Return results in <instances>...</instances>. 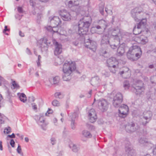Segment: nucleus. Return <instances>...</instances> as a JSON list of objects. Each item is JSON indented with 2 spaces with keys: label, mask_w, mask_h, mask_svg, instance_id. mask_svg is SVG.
Returning a JSON list of instances; mask_svg holds the SVG:
<instances>
[{
  "label": "nucleus",
  "mask_w": 156,
  "mask_h": 156,
  "mask_svg": "<svg viewBox=\"0 0 156 156\" xmlns=\"http://www.w3.org/2000/svg\"><path fill=\"white\" fill-rule=\"evenodd\" d=\"M55 97L57 98L62 99L63 98V95L60 92H56L55 94Z\"/></svg>",
  "instance_id": "a19ab883"
},
{
  "label": "nucleus",
  "mask_w": 156,
  "mask_h": 156,
  "mask_svg": "<svg viewBox=\"0 0 156 156\" xmlns=\"http://www.w3.org/2000/svg\"><path fill=\"white\" fill-rule=\"evenodd\" d=\"M125 128L127 132L131 133L138 130L140 126L133 122H131L126 125Z\"/></svg>",
  "instance_id": "423d86ee"
},
{
  "label": "nucleus",
  "mask_w": 156,
  "mask_h": 156,
  "mask_svg": "<svg viewBox=\"0 0 156 156\" xmlns=\"http://www.w3.org/2000/svg\"><path fill=\"white\" fill-rule=\"evenodd\" d=\"M77 115L76 113H73L70 116L71 119V127L73 129H74L76 128V124L75 122V119L77 117Z\"/></svg>",
  "instance_id": "393cba45"
},
{
  "label": "nucleus",
  "mask_w": 156,
  "mask_h": 156,
  "mask_svg": "<svg viewBox=\"0 0 156 156\" xmlns=\"http://www.w3.org/2000/svg\"><path fill=\"white\" fill-rule=\"evenodd\" d=\"M91 23V18L88 16H83L79 21L78 33L80 43H84L85 44L92 41L90 39L91 35L87 33Z\"/></svg>",
  "instance_id": "f257e3e1"
},
{
  "label": "nucleus",
  "mask_w": 156,
  "mask_h": 156,
  "mask_svg": "<svg viewBox=\"0 0 156 156\" xmlns=\"http://www.w3.org/2000/svg\"><path fill=\"white\" fill-rule=\"evenodd\" d=\"M107 63L108 67L112 66L114 67L115 66V65L117 64L118 62L115 58L112 57L107 59Z\"/></svg>",
  "instance_id": "412c9836"
},
{
  "label": "nucleus",
  "mask_w": 156,
  "mask_h": 156,
  "mask_svg": "<svg viewBox=\"0 0 156 156\" xmlns=\"http://www.w3.org/2000/svg\"><path fill=\"white\" fill-rule=\"evenodd\" d=\"M17 10L20 13H23V11L22 7H17Z\"/></svg>",
  "instance_id": "680f3d73"
},
{
  "label": "nucleus",
  "mask_w": 156,
  "mask_h": 156,
  "mask_svg": "<svg viewBox=\"0 0 156 156\" xmlns=\"http://www.w3.org/2000/svg\"><path fill=\"white\" fill-rule=\"evenodd\" d=\"M59 77L58 76L52 77L49 78V81L51 84H57L59 80Z\"/></svg>",
  "instance_id": "a878e982"
},
{
  "label": "nucleus",
  "mask_w": 156,
  "mask_h": 156,
  "mask_svg": "<svg viewBox=\"0 0 156 156\" xmlns=\"http://www.w3.org/2000/svg\"><path fill=\"white\" fill-rule=\"evenodd\" d=\"M100 80L98 76H96L93 77L91 80V84L93 86H98L100 83Z\"/></svg>",
  "instance_id": "b1692460"
},
{
  "label": "nucleus",
  "mask_w": 156,
  "mask_h": 156,
  "mask_svg": "<svg viewBox=\"0 0 156 156\" xmlns=\"http://www.w3.org/2000/svg\"><path fill=\"white\" fill-rule=\"evenodd\" d=\"M35 119L37 120L38 124L41 126V128L43 130H45L46 129L45 127L46 125L44 123V117L36 115Z\"/></svg>",
  "instance_id": "ddd939ff"
},
{
  "label": "nucleus",
  "mask_w": 156,
  "mask_h": 156,
  "mask_svg": "<svg viewBox=\"0 0 156 156\" xmlns=\"http://www.w3.org/2000/svg\"><path fill=\"white\" fill-rule=\"evenodd\" d=\"M79 43V42L78 41V40H76L72 42L73 44L75 46H77Z\"/></svg>",
  "instance_id": "0e129e2a"
},
{
  "label": "nucleus",
  "mask_w": 156,
  "mask_h": 156,
  "mask_svg": "<svg viewBox=\"0 0 156 156\" xmlns=\"http://www.w3.org/2000/svg\"><path fill=\"white\" fill-rule=\"evenodd\" d=\"M96 29H97L98 30L103 29L102 28V27H101L100 25H96L91 28L90 30L91 32L92 33H94V32L93 31L95 30Z\"/></svg>",
  "instance_id": "e433bc0d"
},
{
  "label": "nucleus",
  "mask_w": 156,
  "mask_h": 156,
  "mask_svg": "<svg viewBox=\"0 0 156 156\" xmlns=\"http://www.w3.org/2000/svg\"><path fill=\"white\" fill-rule=\"evenodd\" d=\"M19 98L20 100L23 102H25L27 101V97L26 95L23 93H21L20 97Z\"/></svg>",
  "instance_id": "473e14b6"
},
{
  "label": "nucleus",
  "mask_w": 156,
  "mask_h": 156,
  "mask_svg": "<svg viewBox=\"0 0 156 156\" xmlns=\"http://www.w3.org/2000/svg\"><path fill=\"white\" fill-rule=\"evenodd\" d=\"M53 111L50 109H49L47 111V112L45 113V115L46 116H48V114H51L52 113Z\"/></svg>",
  "instance_id": "69168bd1"
},
{
  "label": "nucleus",
  "mask_w": 156,
  "mask_h": 156,
  "mask_svg": "<svg viewBox=\"0 0 156 156\" xmlns=\"http://www.w3.org/2000/svg\"><path fill=\"white\" fill-rule=\"evenodd\" d=\"M102 74L103 75L105 76V77H108L110 75L109 73L105 70L102 71Z\"/></svg>",
  "instance_id": "603ef678"
},
{
  "label": "nucleus",
  "mask_w": 156,
  "mask_h": 156,
  "mask_svg": "<svg viewBox=\"0 0 156 156\" xmlns=\"http://www.w3.org/2000/svg\"><path fill=\"white\" fill-rule=\"evenodd\" d=\"M87 126L88 129L93 130L95 129V127L93 125L89 124H87Z\"/></svg>",
  "instance_id": "a18cd8bd"
},
{
  "label": "nucleus",
  "mask_w": 156,
  "mask_h": 156,
  "mask_svg": "<svg viewBox=\"0 0 156 156\" xmlns=\"http://www.w3.org/2000/svg\"><path fill=\"white\" fill-rule=\"evenodd\" d=\"M142 9L141 8H135L131 12V16L136 21L139 20L140 15L143 13Z\"/></svg>",
  "instance_id": "39448f33"
},
{
  "label": "nucleus",
  "mask_w": 156,
  "mask_h": 156,
  "mask_svg": "<svg viewBox=\"0 0 156 156\" xmlns=\"http://www.w3.org/2000/svg\"><path fill=\"white\" fill-rule=\"evenodd\" d=\"M52 105L55 106H60V103L58 101L56 100H54L52 102Z\"/></svg>",
  "instance_id": "79ce46f5"
},
{
  "label": "nucleus",
  "mask_w": 156,
  "mask_h": 156,
  "mask_svg": "<svg viewBox=\"0 0 156 156\" xmlns=\"http://www.w3.org/2000/svg\"><path fill=\"white\" fill-rule=\"evenodd\" d=\"M46 28L47 29V30L48 31H49L51 32H53V26H48L47 27H46Z\"/></svg>",
  "instance_id": "052dcab7"
},
{
  "label": "nucleus",
  "mask_w": 156,
  "mask_h": 156,
  "mask_svg": "<svg viewBox=\"0 0 156 156\" xmlns=\"http://www.w3.org/2000/svg\"><path fill=\"white\" fill-rule=\"evenodd\" d=\"M122 101L113 98L112 101V105L115 108L119 107Z\"/></svg>",
  "instance_id": "c756f323"
},
{
  "label": "nucleus",
  "mask_w": 156,
  "mask_h": 156,
  "mask_svg": "<svg viewBox=\"0 0 156 156\" xmlns=\"http://www.w3.org/2000/svg\"><path fill=\"white\" fill-rule=\"evenodd\" d=\"M98 25L101 27H102V28L103 29H105V27L106 25V23L105 21L103 20H99L98 22Z\"/></svg>",
  "instance_id": "72a5a7b5"
},
{
  "label": "nucleus",
  "mask_w": 156,
  "mask_h": 156,
  "mask_svg": "<svg viewBox=\"0 0 156 156\" xmlns=\"http://www.w3.org/2000/svg\"><path fill=\"white\" fill-rule=\"evenodd\" d=\"M50 23L51 26H58L61 23V21L57 16H54L50 19Z\"/></svg>",
  "instance_id": "a211bd4d"
},
{
  "label": "nucleus",
  "mask_w": 156,
  "mask_h": 156,
  "mask_svg": "<svg viewBox=\"0 0 156 156\" xmlns=\"http://www.w3.org/2000/svg\"><path fill=\"white\" fill-rule=\"evenodd\" d=\"M125 52V48L123 45H121L118 48L117 52L119 56H122Z\"/></svg>",
  "instance_id": "bb28decb"
},
{
  "label": "nucleus",
  "mask_w": 156,
  "mask_h": 156,
  "mask_svg": "<svg viewBox=\"0 0 156 156\" xmlns=\"http://www.w3.org/2000/svg\"><path fill=\"white\" fill-rule=\"evenodd\" d=\"M76 69L75 63L74 62L66 61L63 65V71L64 73L70 75L72 72Z\"/></svg>",
  "instance_id": "20e7f679"
},
{
  "label": "nucleus",
  "mask_w": 156,
  "mask_h": 156,
  "mask_svg": "<svg viewBox=\"0 0 156 156\" xmlns=\"http://www.w3.org/2000/svg\"><path fill=\"white\" fill-rule=\"evenodd\" d=\"M153 152L154 154L156 155V145L154 147L153 150Z\"/></svg>",
  "instance_id": "774afa93"
},
{
  "label": "nucleus",
  "mask_w": 156,
  "mask_h": 156,
  "mask_svg": "<svg viewBox=\"0 0 156 156\" xmlns=\"http://www.w3.org/2000/svg\"><path fill=\"white\" fill-rule=\"evenodd\" d=\"M53 26V33H58V26H55V27Z\"/></svg>",
  "instance_id": "3c124183"
},
{
  "label": "nucleus",
  "mask_w": 156,
  "mask_h": 156,
  "mask_svg": "<svg viewBox=\"0 0 156 156\" xmlns=\"http://www.w3.org/2000/svg\"><path fill=\"white\" fill-rule=\"evenodd\" d=\"M10 144L12 146V147H14L15 142L14 140L12 139L10 140Z\"/></svg>",
  "instance_id": "e2e57ef3"
},
{
  "label": "nucleus",
  "mask_w": 156,
  "mask_h": 156,
  "mask_svg": "<svg viewBox=\"0 0 156 156\" xmlns=\"http://www.w3.org/2000/svg\"><path fill=\"white\" fill-rule=\"evenodd\" d=\"M99 108L102 111H106L108 108V101L104 99H101L97 100Z\"/></svg>",
  "instance_id": "6e6552de"
},
{
  "label": "nucleus",
  "mask_w": 156,
  "mask_h": 156,
  "mask_svg": "<svg viewBox=\"0 0 156 156\" xmlns=\"http://www.w3.org/2000/svg\"><path fill=\"white\" fill-rule=\"evenodd\" d=\"M109 32L112 36L115 37V40L119 42V39L118 35L120 33V30L119 27H117L110 28L109 29Z\"/></svg>",
  "instance_id": "9b49d317"
},
{
  "label": "nucleus",
  "mask_w": 156,
  "mask_h": 156,
  "mask_svg": "<svg viewBox=\"0 0 156 156\" xmlns=\"http://www.w3.org/2000/svg\"><path fill=\"white\" fill-rule=\"evenodd\" d=\"M132 90L136 94H141L145 90L144 83L142 81H137L134 83Z\"/></svg>",
  "instance_id": "7ed1b4c3"
},
{
  "label": "nucleus",
  "mask_w": 156,
  "mask_h": 156,
  "mask_svg": "<svg viewBox=\"0 0 156 156\" xmlns=\"http://www.w3.org/2000/svg\"><path fill=\"white\" fill-rule=\"evenodd\" d=\"M4 123V117L2 115H1V116H0V124H3Z\"/></svg>",
  "instance_id": "bf43d9fd"
},
{
  "label": "nucleus",
  "mask_w": 156,
  "mask_h": 156,
  "mask_svg": "<svg viewBox=\"0 0 156 156\" xmlns=\"http://www.w3.org/2000/svg\"><path fill=\"white\" fill-rule=\"evenodd\" d=\"M17 152L20 154L21 156H23V153L21 152V146L19 145L18 146V147L17 149Z\"/></svg>",
  "instance_id": "09e8293b"
},
{
  "label": "nucleus",
  "mask_w": 156,
  "mask_h": 156,
  "mask_svg": "<svg viewBox=\"0 0 156 156\" xmlns=\"http://www.w3.org/2000/svg\"><path fill=\"white\" fill-rule=\"evenodd\" d=\"M51 143L52 145L55 144L56 143V140L54 137H52L51 139Z\"/></svg>",
  "instance_id": "13d9d810"
},
{
  "label": "nucleus",
  "mask_w": 156,
  "mask_h": 156,
  "mask_svg": "<svg viewBox=\"0 0 156 156\" xmlns=\"http://www.w3.org/2000/svg\"><path fill=\"white\" fill-rule=\"evenodd\" d=\"M71 145L72 146V150L74 152H76L79 150L80 148L79 146L74 144H72Z\"/></svg>",
  "instance_id": "58836bf2"
},
{
  "label": "nucleus",
  "mask_w": 156,
  "mask_h": 156,
  "mask_svg": "<svg viewBox=\"0 0 156 156\" xmlns=\"http://www.w3.org/2000/svg\"><path fill=\"white\" fill-rule=\"evenodd\" d=\"M104 6L102 5H100L99 7V10L101 14L103 16H107V14L108 13H110V12L111 11L108 9L107 8H105V11H104Z\"/></svg>",
  "instance_id": "4be33fe9"
},
{
  "label": "nucleus",
  "mask_w": 156,
  "mask_h": 156,
  "mask_svg": "<svg viewBox=\"0 0 156 156\" xmlns=\"http://www.w3.org/2000/svg\"><path fill=\"white\" fill-rule=\"evenodd\" d=\"M109 69V70L111 72H112L113 73H115L116 72V65H115V66L114 67L113 66H109L108 67Z\"/></svg>",
  "instance_id": "c03bdc74"
},
{
  "label": "nucleus",
  "mask_w": 156,
  "mask_h": 156,
  "mask_svg": "<svg viewBox=\"0 0 156 156\" xmlns=\"http://www.w3.org/2000/svg\"><path fill=\"white\" fill-rule=\"evenodd\" d=\"M60 15L62 20L65 21H68L71 20V16L69 13L65 10L61 11L60 13Z\"/></svg>",
  "instance_id": "4468645a"
},
{
  "label": "nucleus",
  "mask_w": 156,
  "mask_h": 156,
  "mask_svg": "<svg viewBox=\"0 0 156 156\" xmlns=\"http://www.w3.org/2000/svg\"><path fill=\"white\" fill-rule=\"evenodd\" d=\"M147 19L146 18L143 19L137 24L138 27H140L142 28L145 27L147 23Z\"/></svg>",
  "instance_id": "cd10ccee"
},
{
  "label": "nucleus",
  "mask_w": 156,
  "mask_h": 156,
  "mask_svg": "<svg viewBox=\"0 0 156 156\" xmlns=\"http://www.w3.org/2000/svg\"><path fill=\"white\" fill-rule=\"evenodd\" d=\"M64 59L62 58V59H60V58H58L57 59V61L58 62V64H60L62 63L64 61Z\"/></svg>",
  "instance_id": "4d7b16f0"
},
{
  "label": "nucleus",
  "mask_w": 156,
  "mask_h": 156,
  "mask_svg": "<svg viewBox=\"0 0 156 156\" xmlns=\"http://www.w3.org/2000/svg\"><path fill=\"white\" fill-rule=\"evenodd\" d=\"M127 72H130V71L129 70V69L128 68L125 67H123V70L122 71H120L119 72V73L120 74H122L123 73Z\"/></svg>",
  "instance_id": "49530a36"
},
{
  "label": "nucleus",
  "mask_w": 156,
  "mask_h": 156,
  "mask_svg": "<svg viewBox=\"0 0 156 156\" xmlns=\"http://www.w3.org/2000/svg\"><path fill=\"white\" fill-rule=\"evenodd\" d=\"M128 110V108L127 105L124 104L121 105L119 109V116L123 118L126 117L127 115Z\"/></svg>",
  "instance_id": "0eeeda50"
},
{
  "label": "nucleus",
  "mask_w": 156,
  "mask_h": 156,
  "mask_svg": "<svg viewBox=\"0 0 156 156\" xmlns=\"http://www.w3.org/2000/svg\"><path fill=\"white\" fill-rule=\"evenodd\" d=\"M89 1V0H75L73 2L70 1L68 2V5L69 7H71L73 6H78L83 1L88 2Z\"/></svg>",
  "instance_id": "6ab92c4d"
},
{
  "label": "nucleus",
  "mask_w": 156,
  "mask_h": 156,
  "mask_svg": "<svg viewBox=\"0 0 156 156\" xmlns=\"http://www.w3.org/2000/svg\"><path fill=\"white\" fill-rule=\"evenodd\" d=\"M47 39L45 37L41 39L38 42L39 46L42 52L46 51L48 49V44L47 43Z\"/></svg>",
  "instance_id": "9d476101"
},
{
  "label": "nucleus",
  "mask_w": 156,
  "mask_h": 156,
  "mask_svg": "<svg viewBox=\"0 0 156 156\" xmlns=\"http://www.w3.org/2000/svg\"><path fill=\"white\" fill-rule=\"evenodd\" d=\"M124 78H127L130 76V72L123 73L122 74H120Z\"/></svg>",
  "instance_id": "ea45409f"
},
{
  "label": "nucleus",
  "mask_w": 156,
  "mask_h": 156,
  "mask_svg": "<svg viewBox=\"0 0 156 156\" xmlns=\"http://www.w3.org/2000/svg\"><path fill=\"white\" fill-rule=\"evenodd\" d=\"M113 98L122 101L123 95L121 93L118 92L114 96Z\"/></svg>",
  "instance_id": "c85d7f7f"
},
{
  "label": "nucleus",
  "mask_w": 156,
  "mask_h": 156,
  "mask_svg": "<svg viewBox=\"0 0 156 156\" xmlns=\"http://www.w3.org/2000/svg\"><path fill=\"white\" fill-rule=\"evenodd\" d=\"M84 46L87 48H89L93 51H95L96 49V43L95 42L91 41L89 42L88 43H86Z\"/></svg>",
  "instance_id": "aec40b11"
},
{
  "label": "nucleus",
  "mask_w": 156,
  "mask_h": 156,
  "mask_svg": "<svg viewBox=\"0 0 156 156\" xmlns=\"http://www.w3.org/2000/svg\"><path fill=\"white\" fill-rule=\"evenodd\" d=\"M11 131V129L9 127H8L7 128H5L4 129V132L5 133H9Z\"/></svg>",
  "instance_id": "de8ad7c7"
},
{
  "label": "nucleus",
  "mask_w": 156,
  "mask_h": 156,
  "mask_svg": "<svg viewBox=\"0 0 156 156\" xmlns=\"http://www.w3.org/2000/svg\"><path fill=\"white\" fill-rule=\"evenodd\" d=\"M123 86L125 89H128L130 87V84L129 81H125L123 83Z\"/></svg>",
  "instance_id": "4c0bfd02"
},
{
  "label": "nucleus",
  "mask_w": 156,
  "mask_h": 156,
  "mask_svg": "<svg viewBox=\"0 0 156 156\" xmlns=\"http://www.w3.org/2000/svg\"><path fill=\"white\" fill-rule=\"evenodd\" d=\"M7 26H5V29L3 30V33L7 35H8V34L7 33H6V32L7 31H9L10 30V29L7 28Z\"/></svg>",
  "instance_id": "864d4df0"
},
{
  "label": "nucleus",
  "mask_w": 156,
  "mask_h": 156,
  "mask_svg": "<svg viewBox=\"0 0 156 156\" xmlns=\"http://www.w3.org/2000/svg\"><path fill=\"white\" fill-rule=\"evenodd\" d=\"M90 121L91 123L95 122L97 118L96 112L94 109H90L88 112Z\"/></svg>",
  "instance_id": "2eb2a0df"
},
{
  "label": "nucleus",
  "mask_w": 156,
  "mask_h": 156,
  "mask_svg": "<svg viewBox=\"0 0 156 156\" xmlns=\"http://www.w3.org/2000/svg\"><path fill=\"white\" fill-rule=\"evenodd\" d=\"M140 27H138L137 25L136 26L133 28V34L135 35L139 34L142 31Z\"/></svg>",
  "instance_id": "7c9ffc66"
},
{
  "label": "nucleus",
  "mask_w": 156,
  "mask_h": 156,
  "mask_svg": "<svg viewBox=\"0 0 156 156\" xmlns=\"http://www.w3.org/2000/svg\"><path fill=\"white\" fill-rule=\"evenodd\" d=\"M142 53L141 50L139 47L133 45L129 48L126 55L129 59L134 61L140 58Z\"/></svg>",
  "instance_id": "f03ea898"
},
{
  "label": "nucleus",
  "mask_w": 156,
  "mask_h": 156,
  "mask_svg": "<svg viewBox=\"0 0 156 156\" xmlns=\"http://www.w3.org/2000/svg\"><path fill=\"white\" fill-rule=\"evenodd\" d=\"M110 43L108 35L107 34L104 35L102 37L101 41V46L102 47H104L106 45L108 47Z\"/></svg>",
  "instance_id": "dca6fc26"
},
{
  "label": "nucleus",
  "mask_w": 156,
  "mask_h": 156,
  "mask_svg": "<svg viewBox=\"0 0 156 156\" xmlns=\"http://www.w3.org/2000/svg\"><path fill=\"white\" fill-rule=\"evenodd\" d=\"M117 43H114L113 42H112L111 43H110L109 44L108 46L112 48L113 49H115L117 48V46L118 45V44H119V42H118L117 41Z\"/></svg>",
  "instance_id": "f704fd0d"
},
{
  "label": "nucleus",
  "mask_w": 156,
  "mask_h": 156,
  "mask_svg": "<svg viewBox=\"0 0 156 156\" xmlns=\"http://www.w3.org/2000/svg\"><path fill=\"white\" fill-rule=\"evenodd\" d=\"M12 84L14 87V88L19 89L20 88L19 85L16 83L15 81H13L12 82Z\"/></svg>",
  "instance_id": "8fccbe9b"
},
{
  "label": "nucleus",
  "mask_w": 156,
  "mask_h": 156,
  "mask_svg": "<svg viewBox=\"0 0 156 156\" xmlns=\"http://www.w3.org/2000/svg\"><path fill=\"white\" fill-rule=\"evenodd\" d=\"M70 75H68L67 73H64L62 75V78L64 80L68 81L70 79Z\"/></svg>",
  "instance_id": "c9c22d12"
},
{
  "label": "nucleus",
  "mask_w": 156,
  "mask_h": 156,
  "mask_svg": "<svg viewBox=\"0 0 156 156\" xmlns=\"http://www.w3.org/2000/svg\"><path fill=\"white\" fill-rule=\"evenodd\" d=\"M139 142L140 144H142L147 142V139L144 138H141L139 140Z\"/></svg>",
  "instance_id": "37998d69"
},
{
  "label": "nucleus",
  "mask_w": 156,
  "mask_h": 156,
  "mask_svg": "<svg viewBox=\"0 0 156 156\" xmlns=\"http://www.w3.org/2000/svg\"><path fill=\"white\" fill-rule=\"evenodd\" d=\"M53 42L55 47L54 50V54L57 55L60 54L62 51V45L58 43L55 40H54Z\"/></svg>",
  "instance_id": "f8f14e48"
},
{
  "label": "nucleus",
  "mask_w": 156,
  "mask_h": 156,
  "mask_svg": "<svg viewBox=\"0 0 156 156\" xmlns=\"http://www.w3.org/2000/svg\"><path fill=\"white\" fill-rule=\"evenodd\" d=\"M31 105L34 111H36V112H37V107L36 104L35 103H32L31 104Z\"/></svg>",
  "instance_id": "6e6d98bb"
},
{
  "label": "nucleus",
  "mask_w": 156,
  "mask_h": 156,
  "mask_svg": "<svg viewBox=\"0 0 156 156\" xmlns=\"http://www.w3.org/2000/svg\"><path fill=\"white\" fill-rule=\"evenodd\" d=\"M125 151L128 156H134L135 154V151L130 146H127L125 147Z\"/></svg>",
  "instance_id": "5701e85b"
},
{
  "label": "nucleus",
  "mask_w": 156,
  "mask_h": 156,
  "mask_svg": "<svg viewBox=\"0 0 156 156\" xmlns=\"http://www.w3.org/2000/svg\"><path fill=\"white\" fill-rule=\"evenodd\" d=\"M135 40L138 43L142 44H145L148 42L147 37L143 35L140 37H136L135 38Z\"/></svg>",
  "instance_id": "f3484780"
},
{
  "label": "nucleus",
  "mask_w": 156,
  "mask_h": 156,
  "mask_svg": "<svg viewBox=\"0 0 156 156\" xmlns=\"http://www.w3.org/2000/svg\"><path fill=\"white\" fill-rule=\"evenodd\" d=\"M82 134L84 137L87 138H90L92 136V135L87 130H83L82 131Z\"/></svg>",
  "instance_id": "2f4dec72"
},
{
  "label": "nucleus",
  "mask_w": 156,
  "mask_h": 156,
  "mask_svg": "<svg viewBox=\"0 0 156 156\" xmlns=\"http://www.w3.org/2000/svg\"><path fill=\"white\" fill-rule=\"evenodd\" d=\"M0 81L3 83L6 84L7 81L5 80L3 77L0 76Z\"/></svg>",
  "instance_id": "5fc2aeb1"
},
{
  "label": "nucleus",
  "mask_w": 156,
  "mask_h": 156,
  "mask_svg": "<svg viewBox=\"0 0 156 156\" xmlns=\"http://www.w3.org/2000/svg\"><path fill=\"white\" fill-rule=\"evenodd\" d=\"M143 115V118L146 121L144 122L143 120L142 124L144 126H145L151 120L152 116V113L150 111H146L144 112Z\"/></svg>",
  "instance_id": "1a4fd4ad"
},
{
  "label": "nucleus",
  "mask_w": 156,
  "mask_h": 156,
  "mask_svg": "<svg viewBox=\"0 0 156 156\" xmlns=\"http://www.w3.org/2000/svg\"><path fill=\"white\" fill-rule=\"evenodd\" d=\"M15 137V136L14 133H12L11 135H8L7 136V138H14Z\"/></svg>",
  "instance_id": "338daca9"
}]
</instances>
